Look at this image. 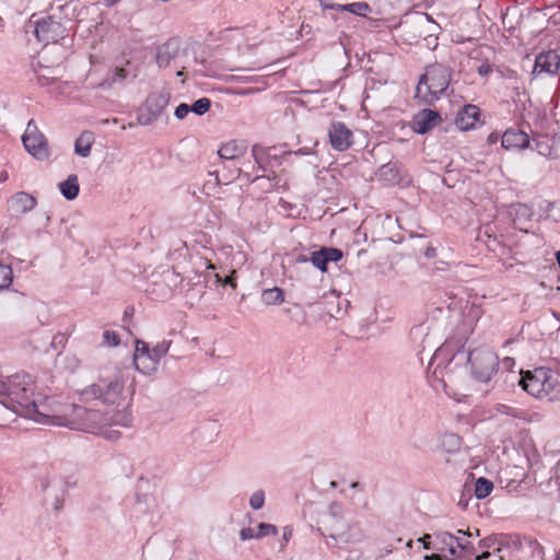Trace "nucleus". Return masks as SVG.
Instances as JSON below:
<instances>
[{
  "mask_svg": "<svg viewBox=\"0 0 560 560\" xmlns=\"http://www.w3.org/2000/svg\"><path fill=\"white\" fill-rule=\"evenodd\" d=\"M319 249L322 254H324V256L326 257L327 264L338 262L343 257L342 250L336 247H320Z\"/></svg>",
  "mask_w": 560,
  "mask_h": 560,
  "instance_id": "obj_32",
  "label": "nucleus"
},
{
  "mask_svg": "<svg viewBox=\"0 0 560 560\" xmlns=\"http://www.w3.org/2000/svg\"><path fill=\"white\" fill-rule=\"evenodd\" d=\"M261 298L267 305L280 304L284 300L283 291L278 287L264 290Z\"/></svg>",
  "mask_w": 560,
  "mask_h": 560,
  "instance_id": "obj_27",
  "label": "nucleus"
},
{
  "mask_svg": "<svg viewBox=\"0 0 560 560\" xmlns=\"http://www.w3.org/2000/svg\"><path fill=\"white\" fill-rule=\"evenodd\" d=\"M452 74L453 69L444 63L435 62L427 66L424 73L419 78L416 97L427 105H432L447 91Z\"/></svg>",
  "mask_w": 560,
  "mask_h": 560,
  "instance_id": "obj_4",
  "label": "nucleus"
},
{
  "mask_svg": "<svg viewBox=\"0 0 560 560\" xmlns=\"http://www.w3.org/2000/svg\"><path fill=\"white\" fill-rule=\"evenodd\" d=\"M347 560H368V558L360 550H351Z\"/></svg>",
  "mask_w": 560,
  "mask_h": 560,
  "instance_id": "obj_46",
  "label": "nucleus"
},
{
  "mask_svg": "<svg viewBox=\"0 0 560 560\" xmlns=\"http://www.w3.org/2000/svg\"><path fill=\"white\" fill-rule=\"evenodd\" d=\"M124 381L121 376L114 378H100L96 383L86 386L80 394L81 400L98 399L104 405H119L122 399Z\"/></svg>",
  "mask_w": 560,
  "mask_h": 560,
  "instance_id": "obj_6",
  "label": "nucleus"
},
{
  "mask_svg": "<svg viewBox=\"0 0 560 560\" xmlns=\"http://www.w3.org/2000/svg\"><path fill=\"white\" fill-rule=\"evenodd\" d=\"M256 533V539H260L268 536H276L278 534V528L272 524L260 523Z\"/></svg>",
  "mask_w": 560,
  "mask_h": 560,
  "instance_id": "obj_34",
  "label": "nucleus"
},
{
  "mask_svg": "<svg viewBox=\"0 0 560 560\" xmlns=\"http://www.w3.org/2000/svg\"><path fill=\"white\" fill-rule=\"evenodd\" d=\"M265 504V492L262 490H257L249 498V505L253 510H259Z\"/></svg>",
  "mask_w": 560,
  "mask_h": 560,
  "instance_id": "obj_36",
  "label": "nucleus"
},
{
  "mask_svg": "<svg viewBox=\"0 0 560 560\" xmlns=\"http://www.w3.org/2000/svg\"><path fill=\"white\" fill-rule=\"evenodd\" d=\"M497 140H498V136H495V135H493V133H491V135L489 136V138H488V141H489V142H491V143L495 142Z\"/></svg>",
  "mask_w": 560,
  "mask_h": 560,
  "instance_id": "obj_58",
  "label": "nucleus"
},
{
  "mask_svg": "<svg viewBox=\"0 0 560 560\" xmlns=\"http://www.w3.org/2000/svg\"><path fill=\"white\" fill-rule=\"evenodd\" d=\"M158 119V117L154 116V113L152 110H149L147 106L143 104V106L140 108L138 113V121L140 125L148 126L154 122Z\"/></svg>",
  "mask_w": 560,
  "mask_h": 560,
  "instance_id": "obj_35",
  "label": "nucleus"
},
{
  "mask_svg": "<svg viewBox=\"0 0 560 560\" xmlns=\"http://www.w3.org/2000/svg\"><path fill=\"white\" fill-rule=\"evenodd\" d=\"M58 187L67 200L75 199L80 191L78 176L75 174L69 175L66 180L59 183Z\"/></svg>",
  "mask_w": 560,
  "mask_h": 560,
  "instance_id": "obj_21",
  "label": "nucleus"
},
{
  "mask_svg": "<svg viewBox=\"0 0 560 560\" xmlns=\"http://www.w3.org/2000/svg\"><path fill=\"white\" fill-rule=\"evenodd\" d=\"M256 530L252 527H245V528H242L241 532H240V538L242 540H247V539H252V538H255L256 539Z\"/></svg>",
  "mask_w": 560,
  "mask_h": 560,
  "instance_id": "obj_44",
  "label": "nucleus"
},
{
  "mask_svg": "<svg viewBox=\"0 0 560 560\" xmlns=\"http://www.w3.org/2000/svg\"><path fill=\"white\" fill-rule=\"evenodd\" d=\"M311 153V150L307 149V148H302V149H299L295 154H303V155H307Z\"/></svg>",
  "mask_w": 560,
  "mask_h": 560,
  "instance_id": "obj_56",
  "label": "nucleus"
},
{
  "mask_svg": "<svg viewBox=\"0 0 560 560\" xmlns=\"http://www.w3.org/2000/svg\"><path fill=\"white\" fill-rule=\"evenodd\" d=\"M343 506L339 502H332L329 504V514L334 518H340L342 516Z\"/></svg>",
  "mask_w": 560,
  "mask_h": 560,
  "instance_id": "obj_41",
  "label": "nucleus"
},
{
  "mask_svg": "<svg viewBox=\"0 0 560 560\" xmlns=\"http://www.w3.org/2000/svg\"><path fill=\"white\" fill-rule=\"evenodd\" d=\"M171 343V341L163 340L151 349L150 362L144 364V373L149 374L156 370L160 360L167 353Z\"/></svg>",
  "mask_w": 560,
  "mask_h": 560,
  "instance_id": "obj_19",
  "label": "nucleus"
},
{
  "mask_svg": "<svg viewBox=\"0 0 560 560\" xmlns=\"http://www.w3.org/2000/svg\"><path fill=\"white\" fill-rule=\"evenodd\" d=\"M427 258H434L436 256V249L433 246H428L424 250Z\"/></svg>",
  "mask_w": 560,
  "mask_h": 560,
  "instance_id": "obj_49",
  "label": "nucleus"
},
{
  "mask_svg": "<svg viewBox=\"0 0 560 560\" xmlns=\"http://www.w3.org/2000/svg\"><path fill=\"white\" fill-rule=\"evenodd\" d=\"M521 387L529 395L549 401L560 397V373L549 368L540 366L533 371L521 373Z\"/></svg>",
  "mask_w": 560,
  "mask_h": 560,
  "instance_id": "obj_5",
  "label": "nucleus"
},
{
  "mask_svg": "<svg viewBox=\"0 0 560 560\" xmlns=\"http://www.w3.org/2000/svg\"><path fill=\"white\" fill-rule=\"evenodd\" d=\"M444 443H447L450 445V452L455 451L459 447V438L456 434L445 435Z\"/></svg>",
  "mask_w": 560,
  "mask_h": 560,
  "instance_id": "obj_42",
  "label": "nucleus"
},
{
  "mask_svg": "<svg viewBox=\"0 0 560 560\" xmlns=\"http://www.w3.org/2000/svg\"><path fill=\"white\" fill-rule=\"evenodd\" d=\"M427 560H448V559H443L442 556L440 555H432L430 557H425Z\"/></svg>",
  "mask_w": 560,
  "mask_h": 560,
  "instance_id": "obj_57",
  "label": "nucleus"
},
{
  "mask_svg": "<svg viewBox=\"0 0 560 560\" xmlns=\"http://www.w3.org/2000/svg\"><path fill=\"white\" fill-rule=\"evenodd\" d=\"M474 535L479 536L480 535L479 529H476L475 533L470 532L469 529H467V530L458 529L456 536L471 538Z\"/></svg>",
  "mask_w": 560,
  "mask_h": 560,
  "instance_id": "obj_48",
  "label": "nucleus"
},
{
  "mask_svg": "<svg viewBox=\"0 0 560 560\" xmlns=\"http://www.w3.org/2000/svg\"><path fill=\"white\" fill-rule=\"evenodd\" d=\"M433 361H438L431 380L434 388H438V384L445 387V382L443 377H439V374L443 376V369H447L453 362H456V364L462 362L468 363L471 376L482 383L489 382L499 368V358L490 348L480 347L466 353L463 345L457 346L451 340H447L434 352L431 363Z\"/></svg>",
  "mask_w": 560,
  "mask_h": 560,
  "instance_id": "obj_1",
  "label": "nucleus"
},
{
  "mask_svg": "<svg viewBox=\"0 0 560 560\" xmlns=\"http://www.w3.org/2000/svg\"><path fill=\"white\" fill-rule=\"evenodd\" d=\"M328 137L330 145L340 152L348 150L353 143L352 131L342 121L331 122Z\"/></svg>",
  "mask_w": 560,
  "mask_h": 560,
  "instance_id": "obj_10",
  "label": "nucleus"
},
{
  "mask_svg": "<svg viewBox=\"0 0 560 560\" xmlns=\"http://www.w3.org/2000/svg\"><path fill=\"white\" fill-rule=\"evenodd\" d=\"M514 211L516 217L514 219L515 225L517 224V221H520L521 219H529L532 217V211L526 205L518 203L517 206L514 207Z\"/></svg>",
  "mask_w": 560,
  "mask_h": 560,
  "instance_id": "obj_37",
  "label": "nucleus"
},
{
  "mask_svg": "<svg viewBox=\"0 0 560 560\" xmlns=\"http://www.w3.org/2000/svg\"><path fill=\"white\" fill-rule=\"evenodd\" d=\"M431 539L434 540L433 534H425L419 539V541L423 544L424 549H433V541Z\"/></svg>",
  "mask_w": 560,
  "mask_h": 560,
  "instance_id": "obj_45",
  "label": "nucleus"
},
{
  "mask_svg": "<svg viewBox=\"0 0 560 560\" xmlns=\"http://www.w3.org/2000/svg\"><path fill=\"white\" fill-rule=\"evenodd\" d=\"M246 151V147L243 143H238L233 140L221 145L218 154L223 160H235L242 156Z\"/></svg>",
  "mask_w": 560,
  "mask_h": 560,
  "instance_id": "obj_20",
  "label": "nucleus"
},
{
  "mask_svg": "<svg viewBox=\"0 0 560 560\" xmlns=\"http://www.w3.org/2000/svg\"><path fill=\"white\" fill-rule=\"evenodd\" d=\"M22 142L26 151L39 161L47 160L50 155L46 137L39 131L34 119L27 122L22 136Z\"/></svg>",
  "mask_w": 560,
  "mask_h": 560,
  "instance_id": "obj_8",
  "label": "nucleus"
},
{
  "mask_svg": "<svg viewBox=\"0 0 560 560\" xmlns=\"http://www.w3.org/2000/svg\"><path fill=\"white\" fill-rule=\"evenodd\" d=\"M480 120V109L476 105H465L457 114L455 124L460 130H470L476 127Z\"/></svg>",
  "mask_w": 560,
  "mask_h": 560,
  "instance_id": "obj_15",
  "label": "nucleus"
},
{
  "mask_svg": "<svg viewBox=\"0 0 560 560\" xmlns=\"http://www.w3.org/2000/svg\"><path fill=\"white\" fill-rule=\"evenodd\" d=\"M330 487H331V488H336V487H337V482H336V481H331V482H330Z\"/></svg>",
  "mask_w": 560,
  "mask_h": 560,
  "instance_id": "obj_64",
  "label": "nucleus"
},
{
  "mask_svg": "<svg viewBox=\"0 0 560 560\" xmlns=\"http://www.w3.org/2000/svg\"><path fill=\"white\" fill-rule=\"evenodd\" d=\"M491 71V67L489 65H481L478 67V73L480 75H486Z\"/></svg>",
  "mask_w": 560,
  "mask_h": 560,
  "instance_id": "obj_51",
  "label": "nucleus"
},
{
  "mask_svg": "<svg viewBox=\"0 0 560 560\" xmlns=\"http://www.w3.org/2000/svg\"><path fill=\"white\" fill-rule=\"evenodd\" d=\"M70 22V20L62 22L52 16H45L34 22V34L37 40L45 45L57 43L68 35L69 28L66 24Z\"/></svg>",
  "mask_w": 560,
  "mask_h": 560,
  "instance_id": "obj_7",
  "label": "nucleus"
},
{
  "mask_svg": "<svg viewBox=\"0 0 560 560\" xmlns=\"http://www.w3.org/2000/svg\"><path fill=\"white\" fill-rule=\"evenodd\" d=\"M455 548L457 550V555L455 557L458 558H470L477 552V548L469 540V538L455 536Z\"/></svg>",
  "mask_w": 560,
  "mask_h": 560,
  "instance_id": "obj_25",
  "label": "nucleus"
},
{
  "mask_svg": "<svg viewBox=\"0 0 560 560\" xmlns=\"http://www.w3.org/2000/svg\"><path fill=\"white\" fill-rule=\"evenodd\" d=\"M210 107L211 101L208 97H201L189 105L190 112L199 116L206 114Z\"/></svg>",
  "mask_w": 560,
  "mask_h": 560,
  "instance_id": "obj_30",
  "label": "nucleus"
},
{
  "mask_svg": "<svg viewBox=\"0 0 560 560\" xmlns=\"http://www.w3.org/2000/svg\"><path fill=\"white\" fill-rule=\"evenodd\" d=\"M491 556V552L488 550H483L480 555H474V560H487Z\"/></svg>",
  "mask_w": 560,
  "mask_h": 560,
  "instance_id": "obj_50",
  "label": "nucleus"
},
{
  "mask_svg": "<svg viewBox=\"0 0 560 560\" xmlns=\"http://www.w3.org/2000/svg\"><path fill=\"white\" fill-rule=\"evenodd\" d=\"M63 500H65V491L62 490L61 495L56 494V498H55L54 509L56 511H60L61 510L62 504H63Z\"/></svg>",
  "mask_w": 560,
  "mask_h": 560,
  "instance_id": "obj_47",
  "label": "nucleus"
},
{
  "mask_svg": "<svg viewBox=\"0 0 560 560\" xmlns=\"http://www.w3.org/2000/svg\"><path fill=\"white\" fill-rule=\"evenodd\" d=\"M33 395L34 389L27 375L16 374L0 380V404L22 417L44 416Z\"/></svg>",
  "mask_w": 560,
  "mask_h": 560,
  "instance_id": "obj_2",
  "label": "nucleus"
},
{
  "mask_svg": "<svg viewBox=\"0 0 560 560\" xmlns=\"http://www.w3.org/2000/svg\"><path fill=\"white\" fill-rule=\"evenodd\" d=\"M501 144L506 150H521L529 145V137L520 129H508L501 137Z\"/></svg>",
  "mask_w": 560,
  "mask_h": 560,
  "instance_id": "obj_14",
  "label": "nucleus"
},
{
  "mask_svg": "<svg viewBox=\"0 0 560 560\" xmlns=\"http://www.w3.org/2000/svg\"><path fill=\"white\" fill-rule=\"evenodd\" d=\"M431 19L427 13L417 15L412 20H406L399 23L397 31L399 37L412 44L425 34V26L431 23Z\"/></svg>",
  "mask_w": 560,
  "mask_h": 560,
  "instance_id": "obj_9",
  "label": "nucleus"
},
{
  "mask_svg": "<svg viewBox=\"0 0 560 560\" xmlns=\"http://www.w3.org/2000/svg\"><path fill=\"white\" fill-rule=\"evenodd\" d=\"M129 75V70L121 67H116L107 72L105 79L101 83V86L104 89H109L114 84L122 83Z\"/></svg>",
  "mask_w": 560,
  "mask_h": 560,
  "instance_id": "obj_23",
  "label": "nucleus"
},
{
  "mask_svg": "<svg viewBox=\"0 0 560 560\" xmlns=\"http://www.w3.org/2000/svg\"><path fill=\"white\" fill-rule=\"evenodd\" d=\"M188 113H190L189 105L182 103L176 107L174 114L177 119H184Z\"/></svg>",
  "mask_w": 560,
  "mask_h": 560,
  "instance_id": "obj_43",
  "label": "nucleus"
},
{
  "mask_svg": "<svg viewBox=\"0 0 560 560\" xmlns=\"http://www.w3.org/2000/svg\"><path fill=\"white\" fill-rule=\"evenodd\" d=\"M485 235H487L488 241L486 242L488 248L494 253H498L499 255L503 256L506 252L510 249L506 248L504 245H502L495 236H491L488 233V230L485 231Z\"/></svg>",
  "mask_w": 560,
  "mask_h": 560,
  "instance_id": "obj_31",
  "label": "nucleus"
},
{
  "mask_svg": "<svg viewBox=\"0 0 560 560\" xmlns=\"http://www.w3.org/2000/svg\"><path fill=\"white\" fill-rule=\"evenodd\" d=\"M176 75L177 77H183L184 75V67L182 68V70L177 71Z\"/></svg>",
  "mask_w": 560,
  "mask_h": 560,
  "instance_id": "obj_62",
  "label": "nucleus"
},
{
  "mask_svg": "<svg viewBox=\"0 0 560 560\" xmlns=\"http://www.w3.org/2000/svg\"><path fill=\"white\" fill-rule=\"evenodd\" d=\"M117 417H119L118 413L109 415L97 409L69 404L63 406L60 413L50 416V419L51 423L56 425L97 433L106 427L118 424Z\"/></svg>",
  "mask_w": 560,
  "mask_h": 560,
  "instance_id": "obj_3",
  "label": "nucleus"
},
{
  "mask_svg": "<svg viewBox=\"0 0 560 560\" xmlns=\"http://www.w3.org/2000/svg\"><path fill=\"white\" fill-rule=\"evenodd\" d=\"M559 68L560 56L555 50H548L536 56L533 73L556 74Z\"/></svg>",
  "mask_w": 560,
  "mask_h": 560,
  "instance_id": "obj_13",
  "label": "nucleus"
},
{
  "mask_svg": "<svg viewBox=\"0 0 560 560\" xmlns=\"http://www.w3.org/2000/svg\"><path fill=\"white\" fill-rule=\"evenodd\" d=\"M442 121L439 112L425 108L417 113L410 122L411 128L419 135H424Z\"/></svg>",
  "mask_w": 560,
  "mask_h": 560,
  "instance_id": "obj_12",
  "label": "nucleus"
},
{
  "mask_svg": "<svg viewBox=\"0 0 560 560\" xmlns=\"http://www.w3.org/2000/svg\"><path fill=\"white\" fill-rule=\"evenodd\" d=\"M291 536H292V528H290L289 526L284 527L283 536H282L283 540L285 542H288L290 540Z\"/></svg>",
  "mask_w": 560,
  "mask_h": 560,
  "instance_id": "obj_53",
  "label": "nucleus"
},
{
  "mask_svg": "<svg viewBox=\"0 0 560 560\" xmlns=\"http://www.w3.org/2000/svg\"><path fill=\"white\" fill-rule=\"evenodd\" d=\"M119 435V432L114 431L113 434L108 435L109 439L117 438Z\"/></svg>",
  "mask_w": 560,
  "mask_h": 560,
  "instance_id": "obj_61",
  "label": "nucleus"
},
{
  "mask_svg": "<svg viewBox=\"0 0 560 560\" xmlns=\"http://www.w3.org/2000/svg\"><path fill=\"white\" fill-rule=\"evenodd\" d=\"M150 352L151 348L149 347V343L137 340L136 341V350L133 355V361L136 364V368L144 373V364H148L150 362Z\"/></svg>",
  "mask_w": 560,
  "mask_h": 560,
  "instance_id": "obj_22",
  "label": "nucleus"
},
{
  "mask_svg": "<svg viewBox=\"0 0 560 560\" xmlns=\"http://www.w3.org/2000/svg\"><path fill=\"white\" fill-rule=\"evenodd\" d=\"M433 549L440 551H448L453 557L457 555V550L455 548V535L448 532H436L433 534Z\"/></svg>",
  "mask_w": 560,
  "mask_h": 560,
  "instance_id": "obj_17",
  "label": "nucleus"
},
{
  "mask_svg": "<svg viewBox=\"0 0 560 560\" xmlns=\"http://www.w3.org/2000/svg\"><path fill=\"white\" fill-rule=\"evenodd\" d=\"M92 142L93 133L90 131L82 132L80 137L75 140L74 152L83 158L89 156L91 154Z\"/></svg>",
  "mask_w": 560,
  "mask_h": 560,
  "instance_id": "obj_24",
  "label": "nucleus"
},
{
  "mask_svg": "<svg viewBox=\"0 0 560 560\" xmlns=\"http://www.w3.org/2000/svg\"><path fill=\"white\" fill-rule=\"evenodd\" d=\"M511 410H512V408H511V407H506V406H504V412H505L506 415L515 416V412H511Z\"/></svg>",
  "mask_w": 560,
  "mask_h": 560,
  "instance_id": "obj_59",
  "label": "nucleus"
},
{
  "mask_svg": "<svg viewBox=\"0 0 560 560\" xmlns=\"http://www.w3.org/2000/svg\"><path fill=\"white\" fill-rule=\"evenodd\" d=\"M342 9L359 16H365L366 13L371 11L369 3L363 1L347 3L346 7H342Z\"/></svg>",
  "mask_w": 560,
  "mask_h": 560,
  "instance_id": "obj_28",
  "label": "nucleus"
},
{
  "mask_svg": "<svg viewBox=\"0 0 560 560\" xmlns=\"http://www.w3.org/2000/svg\"><path fill=\"white\" fill-rule=\"evenodd\" d=\"M495 542H497V538L493 537V536H488V537H486L483 539H480L479 542H478V547H476L477 551H479V550L481 552L483 550H488L489 551L490 548L494 547Z\"/></svg>",
  "mask_w": 560,
  "mask_h": 560,
  "instance_id": "obj_39",
  "label": "nucleus"
},
{
  "mask_svg": "<svg viewBox=\"0 0 560 560\" xmlns=\"http://www.w3.org/2000/svg\"><path fill=\"white\" fill-rule=\"evenodd\" d=\"M170 102V93L168 92H155L148 96L144 105L149 110L154 113L155 117H160L163 110L166 108Z\"/></svg>",
  "mask_w": 560,
  "mask_h": 560,
  "instance_id": "obj_18",
  "label": "nucleus"
},
{
  "mask_svg": "<svg viewBox=\"0 0 560 560\" xmlns=\"http://www.w3.org/2000/svg\"><path fill=\"white\" fill-rule=\"evenodd\" d=\"M295 261L296 262H307L310 261V258L303 254L299 255L296 258H295Z\"/></svg>",
  "mask_w": 560,
  "mask_h": 560,
  "instance_id": "obj_55",
  "label": "nucleus"
},
{
  "mask_svg": "<svg viewBox=\"0 0 560 560\" xmlns=\"http://www.w3.org/2000/svg\"><path fill=\"white\" fill-rule=\"evenodd\" d=\"M342 7H346V4L334 3V4L325 5V8H330V9L338 10V11H345L342 9Z\"/></svg>",
  "mask_w": 560,
  "mask_h": 560,
  "instance_id": "obj_54",
  "label": "nucleus"
},
{
  "mask_svg": "<svg viewBox=\"0 0 560 560\" xmlns=\"http://www.w3.org/2000/svg\"><path fill=\"white\" fill-rule=\"evenodd\" d=\"M1 178H2V180H5V179L8 178V174H7V173H3V174L1 175Z\"/></svg>",
  "mask_w": 560,
  "mask_h": 560,
  "instance_id": "obj_63",
  "label": "nucleus"
},
{
  "mask_svg": "<svg viewBox=\"0 0 560 560\" xmlns=\"http://www.w3.org/2000/svg\"><path fill=\"white\" fill-rule=\"evenodd\" d=\"M13 280V271L9 265L0 262V291L8 289Z\"/></svg>",
  "mask_w": 560,
  "mask_h": 560,
  "instance_id": "obj_29",
  "label": "nucleus"
},
{
  "mask_svg": "<svg viewBox=\"0 0 560 560\" xmlns=\"http://www.w3.org/2000/svg\"><path fill=\"white\" fill-rule=\"evenodd\" d=\"M36 205V198L25 191L16 192L10 200V207L15 213H26L33 210Z\"/></svg>",
  "mask_w": 560,
  "mask_h": 560,
  "instance_id": "obj_16",
  "label": "nucleus"
},
{
  "mask_svg": "<svg viewBox=\"0 0 560 560\" xmlns=\"http://www.w3.org/2000/svg\"><path fill=\"white\" fill-rule=\"evenodd\" d=\"M529 545L532 547V556L542 560L545 556L544 547L536 540H529Z\"/></svg>",
  "mask_w": 560,
  "mask_h": 560,
  "instance_id": "obj_40",
  "label": "nucleus"
},
{
  "mask_svg": "<svg viewBox=\"0 0 560 560\" xmlns=\"http://www.w3.org/2000/svg\"><path fill=\"white\" fill-rule=\"evenodd\" d=\"M493 490V482L485 477H479L475 482V495L477 499H486Z\"/></svg>",
  "mask_w": 560,
  "mask_h": 560,
  "instance_id": "obj_26",
  "label": "nucleus"
},
{
  "mask_svg": "<svg viewBox=\"0 0 560 560\" xmlns=\"http://www.w3.org/2000/svg\"><path fill=\"white\" fill-rule=\"evenodd\" d=\"M104 343L109 347H117L120 343L119 335L113 330H105L103 332Z\"/></svg>",
  "mask_w": 560,
  "mask_h": 560,
  "instance_id": "obj_38",
  "label": "nucleus"
},
{
  "mask_svg": "<svg viewBox=\"0 0 560 560\" xmlns=\"http://www.w3.org/2000/svg\"><path fill=\"white\" fill-rule=\"evenodd\" d=\"M352 489L360 488V483L358 481H353L350 486Z\"/></svg>",
  "mask_w": 560,
  "mask_h": 560,
  "instance_id": "obj_60",
  "label": "nucleus"
},
{
  "mask_svg": "<svg viewBox=\"0 0 560 560\" xmlns=\"http://www.w3.org/2000/svg\"><path fill=\"white\" fill-rule=\"evenodd\" d=\"M310 261L314 267L319 269L322 272H326L328 270L326 257L324 256V254H322L320 249L312 253Z\"/></svg>",
  "mask_w": 560,
  "mask_h": 560,
  "instance_id": "obj_33",
  "label": "nucleus"
},
{
  "mask_svg": "<svg viewBox=\"0 0 560 560\" xmlns=\"http://www.w3.org/2000/svg\"><path fill=\"white\" fill-rule=\"evenodd\" d=\"M135 314V307L133 306H127L124 312V320L127 318L132 317Z\"/></svg>",
  "mask_w": 560,
  "mask_h": 560,
  "instance_id": "obj_52",
  "label": "nucleus"
},
{
  "mask_svg": "<svg viewBox=\"0 0 560 560\" xmlns=\"http://www.w3.org/2000/svg\"><path fill=\"white\" fill-rule=\"evenodd\" d=\"M180 51V40L177 37H171L165 43L155 48V62L159 68H166L175 60Z\"/></svg>",
  "mask_w": 560,
  "mask_h": 560,
  "instance_id": "obj_11",
  "label": "nucleus"
}]
</instances>
